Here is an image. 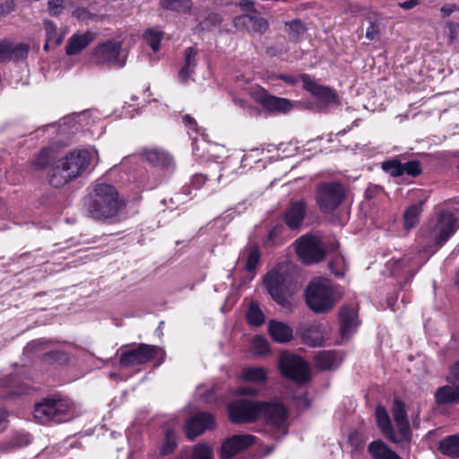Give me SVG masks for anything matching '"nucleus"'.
I'll use <instances>...</instances> for the list:
<instances>
[{
  "label": "nucleus",
  "instance_id": "obj_61",
  "mask_svg": "<svg viewBox=\"0 0 459 459\" xmlns=\"http://www.w3.org/2000/svg\"><path fill=\"white\" fill-rule=\"evenodd\" d=\"M458 6L455 4H445L441 7L440 11L444 16H449L455 11L458 10Z\"/></svg>",
  "mask_w": 459,
  "mask_h": 459
},
{
  "label": "nucleus",
  "instance_id": "obj_10",
  "mask_svg": "<svg viewBox=\"0 0 459 459\" xmlns=\"http://www.w3.org/2000/svg\"><path fill=\"white\" fill-rule=\"evenodd\" d=\"M262 417L266 422L267 433L275 440H281L289 431V411L285 405L277 402L262 403Z\"/></svg>",
  "mask_w": 459,
  "mask_h": 459
},
{
  "label": "nucleus",
  "instance_id": "obj_53",
  "mask_svg": "<svg viewBox=\"0 0 459 459\" xmlns=\"http://www.w3.org/2000/svg\"><path fill=\"white\" fill-rule=\"evenodd\" d=\"M72 15L77 20L82 22L92 20L96 16L95 14L90 13L88 9L84 7H78L74 9L72 13Z\"/></svg>",
  "mask_w": 459,
  "mask_h": 459
},
{
  "label": "nucleus",
  "instance_id": "obj_5",
  "mask_svg": "<svg viewBox=\"0 0 459 459\" xmlns=\"http://www.w3.org/2000/svg\"><path fill=\"white\" fill-rule=\"evenodd\" d=\"M306 303L315 313H327L333 309L340 296L332 281L324 277L312 280L305 292Z\"/></svg>",
  "mask_w": 459,
  "mask_h": 459
},
{
  "label": "nucleus",
  "instance_id": "obj_30",
  "mask_svg": "<svg viewBox=\"0 0 459 459\" xmlns=\"http://www.w3.org/2000/svg\"><path fill=\"white\" fill-rule=\"evenodd\" d=\"M285 32L288 34L289 40L298 43L302 36L307 32V27L300 19H293L284 22Z\"/></svg>",
  "mask_w": 459,
  "mask_h": 459
},
{
  "label": "nucleus",
  "instance_id": "obj_17",
  "mask_svg": "<svg viewBox=\"0 0 459 459\" xmlns=\"http://www.w3.org/2000/svg\"><path fill=\"white\" fill-rule=\"evenodd\" d=\"M303 88L313 94L325 105H339V100L335 90L331 87L318 84L308 74L300 75Z\"/></svg>",
  "mask_w": 459,
  "mask_h": 459
},
{
  "label": "nucleus",
  "instance_id": "obj_57",
  "mask_svg": "<svg viewBox=\"0 0 459 459\" xmlns=\"http://www.w3.org/2000/svg\"><path fill=\"white\" fill-rule=\"evenodd\" d=\"M207 177L201 173L195 174L192 178L190 185L195 189H200L206 182Z\"/></svg>",
  "mask_w": 459,
  "mask_h": 459
},
{
  "label": "nucleus",
  "instance_id": "obj_2",
  "mask_svg": "<svg viewBox=\"0 0 459 459\" xmlns=\"http://www.w3.org/2000/svg\"><path fill=\"white\" fill-rule=\"evenodd\" d=\"M264 283L272 299L285 312L290 313L295 307L292 298L296 290L293 267L285 263L277 264L265 274Z\"/></svg>",
  "mask_w": 459,
  "mask_h": 459
},
{
  "label": "nucleus",
  "instance_id": "obj_26",
  "mask_svg": "<svg viewBox=\"0 0 459 459\" xmlns=\"http://www.w3.org/2000/svg\"><path fill=\"white\" fill-rule=\"evenodd\" d=\"M144 160L149 162L153 167L161 169H169L174 165L171 156L168 153L158 150L144 151L142 154Z\"/></svg>",
  "mask_w": 459,
  "mask_h": 459
},
{
  "label": "nucleus",
  "instance_id": "obj_11",
  "mask_svg": "<svg viewBox=\"0 0 459 459\" xmlns=\"http://www.w3.org/2000/svg\"><path fill=\"white\" fill-rule=\"evenodd\" d=\"M126 56L122 54V42L107 40L97 46L91 54V62L97 65L122 68Z\"/></svg>",
  "mask_w": 459,
  "mask_h": 459
},
{
  "label": "nucleus",
  "instance_id": "obj_58",
  "mask_svg": "<svg viewBox=\"0 0 459 459\" xmlns=\"http://www.w3.org/2000/svg\"><path fill=\"white\" fill-rule=\"evenodd\" d=\"M369 26L367 28L366 30V37L369 40H373L379 33V27L378 24L376 22H373L372 20L368 21Z\"/></svg>",
  "mask_w": 459,
  "mask_h": 459
},
{
  "label": "nucleus",
  "instance_id": "obj_56",
  "mask_svg": "<svg viewBox=\"0 0 459 459\" xmlns=\"http://www.w3.org/2000/svg\"><path fill=\"white\" fill-rule=\"evenodd\" d=\"M11 54V43L7 40L0 42V63L9 60Z\"/></svg>",
  "mask_w": 459,
  "mask_h": 459
},
{
  "label": "nucleus",
  "instance_id": "obj_27",
  "mask_svg": "<svg viewBox=\"0 0 459 459\" xmlns=\"http://www.w3.org/2000/svg\"><path fill=\"white\" fill-rule=\"evenodd\" d=\"M368 452L373 459H401V457L381 439L374 440L369 443Z\"/></svg>",
  "mask_w": 459,
  "mask_h": 459
},
{
  "label": "nucleus",
  "instance_id": "obj_4",
  "mask_svg": "<svg viewBox=\"0 0 459 459\" xmlns=\"http://www.w3.org/2000/svg\"><path fill=\"white\" fill-rule=\"evenodd\" d=\"M91 163V154L86 150H78L67 153L57 160L48 174L49 184L61 187L81 177Z\"/></svg>",
  "mask_w": 459,
  "mask_h": 459
},
{
  "label": "nucleus",
  "instance_id": "obj_49",
  "mask_svg": "<svg viewBox=\"0 0 459 459\" xmlns=\"http://www.w3.org/2000/svg\"><path fill=\"white\" fill-rule=\"evenodd\" d=\"M29 50L30 47L25 43L17 44L13 48L11 46L9 59H13L15 61L25 59L28 56Z\"/></svg>",
  "mask_w": 459,
  "mask_h": 459
},
{
  "label": "nucleus",
  "instance_id": "obj_59",
  "mask_svg": "<svg viewBox=\"0 0 459 459\" xmlns=\"http://www.w3.org/2000/svg\"><path fill=\"white\" fill-rule=\"evenodd\" d=\"M182 122L188 129L194 131L195 133H198L197 123L195 119L190 115H184L182 117Z\"/></svg>",
  "mask_w": 459,
  "mask_h": 459
},
{
  "label": "nucleus",
  "instance_id": "obj_35",
  "mask_svg": "<svg viewBox=\"0 0 459 459\" xmlns=\"http://www.w3.org/2000/svg\"><path fill=\"white\" fill-rule=\"evenodd\" d=\"M395 426L397 428L398 434H395L394 432V438H388L391 442L394 444H400V443H410L411 439V429L410 427L409 420L394 422Z\"/></svg>",
  "mask_w": 459,
  "mask_h": 459
},
{
  "label": "nucleus",
  "instance_id": "obj_40",
  "mask_svg": "<svg viewBox=\"0 0 459 459\" xmlns=\"http://www.w3.org/2000/svg\"><path fill=\"white\" fill-rule=\"evenodd\" d=\"M248 20L252 22V30L259 34H264L269 28L268 21L264 17H258L251 14H246L238 17V20Z\"/></svg>",
  "mask_w": 459,
  "mask_h": 459
},
{
  "label": "nucleus",
  "instance_id": "obj_31",
  "mask_svg": "<svg viewBox=\"0 0 459 459\" xmlns=\"http://www.w3.org/2000/svg\"><path fill=\"white\" fill-rule=\"evenodd\" d=\"M423 203L420 201L409 206L403 214V227L406 230L414 229L420 222Z\"/></svg>",
  "mask_w": 459,
  "mask_h": 459
},
{
  "label": "nucleus",
  "instance_id": "obj_18",
  "mask_svg": "<svg viewBox=\"0 0 459 459\" xmlns=\"http://www.w3.org/2000/svg\"><path fill=\"white\" fill-rule=\"evenodd\" d=\"M339 325L342 340H348L360 325L358 309L351 306H342L339 311Z\"/></svg>",
  "mask_w": 459,
  "mask_h": 459
},
{
  "label": "nucleus",
  "instance_id": "obj_55",
  "mask_svg": "<svg viewBox=\"0 0 459 459\" xmlns=\"http://www.w3.org/2000/svg\"><path fill=\"white\" fill-rule=\"evenodd\" d=\"M272 80L273 79H280L286 82L289 85H295L299 81H301L300 75L299 76H294L290 74H274L270 77Z\"/></svg>",
  "mask_w": 459,
  "mask_h": 459
},
{
  "label": "nucleus",
  "instance_id": "obj_37",
  "mask_svg": "<svg viewBox=\"0 0 459 459\" xmlns=\"http://www.w3.org/2000/svg\"><path fill=\"white\" fill-rule=\"evenodd\" d=\"M160 6L164 10L187 13L191 10L192 0H160Z\"/></svg>",
  "mask_w": 459,
  "mask_h": 459
},
{
  "label": "nucleus",
  "instance_id": "obj_12",
  "mask_svg": "<svg viewBox=\"0 0 459 459\" xmlns=\"http://www.w3.org/2000/svg\"><path fill=\"white\" fill-rule=\"evenodd\" d=\"M262 403L240 399L229 405L230 419L233 423H248L257 420L262 415Z\"/></svg>",
  "mask_w": 459,
  "mask_h": 459
},
{
  "label": "nucleus",
  "instance_id": "obj_43",
  "mask_svg": "<svg viewBox=\"0 0 459 459\" xmlns=\"http://www.w3.org/2000/svg\"><path fill=\"white\" fill-rule=\"evenodd\" d=\"M44 27L47 39L53 41L54 46L60 45L63 41V38L57 33L56 25L53 22L46 20L44 21Z\"/></svg>",
  "mask_w": 459,
  "mask_h": 459
},
{
  "label": "nucleus",
  "instance_id": "obj_50",
  "mask_svg": "<svg viewBox=\"0 0 459 459\" xmlns=\"http://www.w3.org/2000/svg\"><path fill=\"white\" fill-rule=\"evenodd\" d=\"M68 0H48V12L51 16H58L65 7Z\"/></svg>",
  "mask_w": 459,
  "mask_h": 459
},
{
  "label": "nucleus",
  "instance_id": "obj_47",
  "mask_svg": "<svg viewBox=\"0 0 459 459\" xmlns=\"http://www.w3.org/2000/svg\"><path fill=\"white\" fill-rule=\"evenodd\" d=\"M403 175L406 174L412 178H416L422 173L421 163L419 160H410L402 163Z\"/></svg>",
  "mask_w": 459,
  "mask_h": 459
},
{
  "label": "nucleus",
  "instance_id": "obj_44",
  "mask_svg": "<svg viewBox=\"0 0 459 459\" xmlns=\"http://www.w3.org/2000/svg\"><path fill=\"white\" fill-rule=\"evenodd\" d=\"M161 38V33L153 29L147 30L143 35L144 40L154 52L160 49Z\"/></svg>",
  "mask_w": 459,
  "mask_h": 459
},
{
  "label": "nucleus",
  "instance_id": "obj_39",
  "mask_svg": "<svg viewBox=\"0 0 459 459\" xmlns=\"http://www.w3.org/2000/svg\"><path fill=\"white\" fill-rule=\"evenodd\" d=\"M328 267L334 276L342 278L346 272V264L343 256L336 253L328 263Z\"/></svg>",
  "mask_w": 459,
  "mask_h": 459
},
{
  "label": "nucleus",
  "instance_id": "obj_29",
  "mask_svg": "<svg viewBox=\"0 0 459 459\" xmlns=\"http://www.w3.org/2000/svg\"><path fill=\"white\" fill-rule=\"evenodd\" d=\"M377 427L386 438L394 437V428L392 426L386 409L383 405H377L375 411Z\"/></svg>",
  "mask_w": 459,
  "mask_h": 459
},
{
  "label": "nucleus",
  "instance_id": "obj_48",
  "mask_svg": "<svg viewBox=\"0 0 459 459\" xmlns=\"http://www.w3.org/2000/svg\"><path fill=\"white\" fill-rule=\"evenodd\" d=\"M43 359L48 364H63L67 362L68 356L65 351L56 350L45 353Z\"/></svg>",
  "mask_w": 459,
  "mask_h": 459
},
{
  "label": "nucleus",
  "instance_id": "obj_33",
  "mask_svg": "<svg viewBox=\"0 0 459 459\" xmlns=\"http://www.w3.org/2000/svg\"><path fill=\"white\" fill-rule=\"evenodd\" d=\"M302 337L311 346H321L324 342V334L320 325L312 324L307 325L302 332Z\"/></svg>",
  "mask_w": 459,
  "mask_h": 459
},
{
  "label": "nucleus",
  "instance_id": "obj_38",
  "mask_svg": "<svg viewBox=\"0 0 459 459\" xmlns=\"http://www.w3.org/2000/svg\"><path fill=\"white\" fill-rule=\"evenodd\" d=\"M72 120L73 119L70 118L65 119L58 127V135L60 137L64 136V138L57 140L61 146H67L70 143L71 135L74 134L79 129V126L75 123H74L72 126H69Z\"/></svg>",
  "mask_w": 459,
  "mask_h": 459
},
{
  "label": "nucleus",
  "instance_id": "obj_1",
  "mask_svg": "<svg viewBox=\"0 0 459 459\" xmlns=\"http://www.w3.org/2000/svg\"><path fill=\"white\" fill-rule=\"evenodd\" d=\"M126 207L125 200L112 185L96 182L83 198L87 217L98 222L112 223Z\"/></svg>",
  "mask_w": 459,
  "mask_h": 459
},
{
  "label": "nucleus",
  "instance_id": "obj_62",
  "mask_svg": "<svg viewBox=\"0 0 459 459\" xmlns=\"http://www.w3.org/2000/svg\"><path fill=\"white\" fill-rule=\"evenodd\" d=\"M420 4L419 0H408L398 4V6L404 10H411Z\"/></svg>",
  "mask_w": 459,
  "mask_h": 459
},
{
  "label": "nucleus",
  "instance_id": "obj_42",
  "mask_svg": "<svg viewBox=\"0 0 459 459\" xmlns=\"http://www.w3.org/2000/svg\"><path fill=\"white\" fill-rule=\"evenodd\" d=\"M381 169L393 178L403 176L402 162L398 159H392L382 162Z\"/></svg>",
  "mask_w": 459,
  "mask_h": 459
},
{
  "label": "nucleus",
  "instance_id": "obj_16",
  "mask_svg": "<svg viewBox=\"0 0 459 459\" xmlns=\"http://www.w3.org/2000/svg\"><path fill=\"white\" fill-rule=\"evenodd\" d=\"M215 427L214 416L209 412H197L186 420L184 425L186 437L194 440L206 430Z\"/></svg>",
  "mask_w": 459,
  "mask_h": 459
},
{
  "label": "nucleus",
  "instance_id": "obj_51",
  "mask_svg": "<svg viewBox=\"0 0 459 459\" xmlns=\"http://www.w3.org/2000/svg\"><path fill=\"white\" fill-rule=\"evenodd\" d=\"M223 19L218 13H210L207 14L204 22L201 23L205 29H211L212 27L219 26L222 22Z\"/></svg>",
  "mask_w": 459,
  "mask_h": 459
},
{
  "label": "nucleus",
  "instance_id": "obj_7",
  "mask_svg": "<svg viewBox=\"0 0 459 459\" xmlns=\"http://www.w3.org/2000/svg\"><path fill=\"white\" fill-rule=\"evenodd\" d=\"M117 353H119L118 363L122 368L146 364L152 360H155L156 366H160L165 359V351L161 347L146 343L122 346Z\"/></svg>",
  "mask_w": 459,
  "mask_h": 459
},
{
  "label": "nucleus",
  "instance_id": "obj_20",
  "mask_svg": "<svg viewBox=\"0 0 459 459\" xmlns=\"http://www.w3.org/2000/svg\"><path fill=\"white\" fill-rule=\"evenodd\" d=\"M342 356L336 351H321L314 357L315 366L322 370H332L339 367Z\"/></svg>",
  "mask_w": 459,
  "mask_h": 459
},
{
  "label": "nucleus",
  "instance_id": "obj_24",
  "mask_svg": "<svg viewBox=\"0 0 459 459\" xmlns=\"http://www.w3.org/2000/svg\"><path fill=\"white\" fill-rule=\"evenodd\" d=\"M94 39L92 32L86 31L83 34L73 35L65 47V53L68 56H74L86 48Z\"/></svg>",
  "mask_w": 459,
  "mask_h": 459
},
{
  "label": "nucleus",
  "instance_id": "obj_34",
  "mask_svg": "<svg viewBox=\"0 0 459 459\" xmlns=\"http://www.w3.org/2000/svg\"><path fill=\"white\" fill-rule=\"evenodd\" d=\"M178 447V435L172 429L165 431L164 437L160 447V454L163 456L171 455Z\"/></svg>",
  "mask_w": 459,
  "mask_h": 459
},
{
  "label": "nucleus",
  "instance_id": "obj_6",
  "mask_svg": "<svg viewBox=\"0 0 459 459\" xmlns=\"http://www.w3.org/2000/svg\"><path fill=\"white\" fill-rule=\"evenodd\" d=\"M33 413L35 419L42 424L61 423L73 418L74 410L67 398L53 394L36 403Z\"/></svg>",
  "mask_w": 459,
  "mask_h": 459
},
{
  "label": "nucleus",
  "instance_id": "obj_22",
  "mask_svg": "<svg viewBox=\"0 0 459 459\" xmlns=\"http://www.w3.org/2000/svg\"><path fill=\"white\" fill-rule=\"evenodd\" d=\"M435 402L437 405L458 404L459 385H446L438 387L434 394Z\"/></svg>",
  "mask_w": 459,
  "mask_h": 459
},
{
  "label": "nucleus",
  "instance_id": "obj_8",
  "mask_svg": "<svg viewBox=\"0 0 459 459\" xmlns=\"http://www.w3.org/2000/svg\"><path fill=\"white\" fill-rule=\"evenodd\" d=\"M296 243L297 255L305 264L319 263L327 253H334L339 248V243L335 239L325 241L312 234L300 237Z\"/></svg>",
  "mask_w": 459,
  "mask_h": 459
},
{
  "label": "nucleus",
  "instance_id": "obj_46",
  "mask_svg": "<svg viewBox=\"0 0 459 459\" xmlns=\"http://www.w3.org/2000/svg\"><path fill=\"white\" fill-rule=\"evenodd\" d=\"M260 260V251L257 246H251L248 250L247 262L245 268L248 272H252L255 269Z\"/></svg>",
  "mask_w": 459,
  "mask_h": 459
},
{
  "label": "nucleus",
  "instance_id": "obj_13",
  "mask_svg": "<svg viewBox=\"0 0 459 459\" xmlns=\"http://www.w3.org/2000/svg\"><path fill=\"white\" fill-rule=\"evenodd\" d=\"M279 367L281 374L297 383H305L309 379V368L298 355L283 353L280 358Z\"/></svg>",
  "mask_w": 459,
  "mask_h": 459
},
{
  "label": "nucleus",
  "instance_id": "obj_25",
  "mask_svg": "<svg viewBox=\"0 0 459 459\" xmlns=\"http://www.w3.org/2000/svg\"><path fill=\"white\" fill-rule=\"evenodd\" d=\"M268 331L272 339L276 342L285 343L293 337L292 329L282 322L271 320L268 325Z\"/></svg>",
  "mask_w": 459,
  "mask_h": 459
},
{
  "label": "nucleus",
  "instance_id": "obj_54",
  "mask_svg": "<svg viewBox=\"0 0 459 459\" xmlns=\"http://www.w3.org/2000/svg\"><path fill=\"white\" fill-rule=\"evenodd\" d=\"M16 9V0H6L0 4V18L6 16Z\"/></svg>",
  "mask_w": 459,
  "mask_h": 459
},
{
  "label": "nucleus",
  "instance_id": "obj_28",
  "mask_svg": "<svg viewBox=\"0 0 459 459\" xmlns=\"http://www.w3.org/2000/svg\"><path fill=\"white\" fill-rule=\"evenodd\" d=\"M437 450L445 456L459 458V433L442 438L437 444Z\"/></svg>",
  "mask_w": 459,
  "mask_h": 459
},
{
  "label": "nucleus",
  "instance_id": "obj_14",
  "mask_svg": "<svg viewBox=\"0 0 459 459\" xmlns=\"http://www.w3.org/2000/svg\"><path fill=\"white\" fill-rule=\"evenodd\" d=\"M307 202L301 198L290 200L281 213V220L291 230H299L307 215Z\"/></svg>",
  "mask_w": 459,
  "mask_h": 459
},
{
  "label": "nucleus",
  "instance_id": "obj_9",
  "mask_svg": "<svg viewBox=\"0 0 459 459\" xmlns=\"http://www.w3.org/2000/svg\"><path fill=\"white\" fill-rule=\"evenodd\" d=\"M347 188L339 181L319 183L315 190V203L324 214H333L345 201Z\"/></svg>",
  "mask_w": 459,
  "mask_h": 459
},
{
  "label": "nucleus",
  "instance_id": "obj_15",
  "mask_svg": "<svg viewBox=\"0 0 459 459\" xmlns=\"http://www.w3.org/2000/svg\"><path fill=\"white\" fill-rule=\"evenodd\" d=\"M256 437L251 434L233 435L223 441L221 446V458L231 459L255 444Z\"/></svg>",
  "mask_w": 459,
  "mask_h": 459
},
{
  "label": "nucleus",
  "instance_id": "obj_36",
  "mask_svg": "<svg viewBox=\"0 0 459 459\" xmlns=\"http://www.w3.org/2000/svg\"><path fill=\"white\" fill-rule=\"evenodd\" d=\"M241 377L247 382L264 383L267 379V371L263 367L246 368Z\"/></svg>",
  "mask_w": 459,
  "mask_h": 459
},
{
  "label": "nucleus",
  "instance_id": "obj_45",
  "mask_svg": "<svg viewBox=\"0 0 459 459\" xmlns=\"http://www.w3.org/2000/svg\"><path fill=\"white\" fill-rule=\"evenodd\" d=\"M392 415L394 422L408 420V415L405 410V403L398 399L393 403Z\"/></svg>",
  "mask_w": 459,
  "mask_h": 459
},
{
  "label": "nucleus",
  "instance_id": "obj_64",
  "mask_svg": "<svg viewBox=\"0 0 459 459\" xmlns=\"http://www.w3.org/2000/svg\"><path fill=\"white\" fill-rule=\"evenodd\" d=\"M265 53L267 54V56H269L271 57H274V56H280L281 54V50L276 47L272 46V47L266 48Z\"/></svg>",
  "mask_w": 459,
  "mask_h": 459
},
{
  "label": "nucleus",
  "instance_id": "obj_32",
  "mask_svg": "<svg viewBox=\"0 0 459 459\" xmlns=\"http://www.w3.org/2000/svg\"><path fill=\"white\" fill-rule=\"evenodd\" d=\"M56 143H51L48 147L43 148L36 159L34 160L33 165L36 169L43 170L46 169L50 162L56 158Z\"/></svg>",
  "mask_w": 459,
  "mask_h": 459
},
{
  "label": "nucleus",
  "instance_id": "obj_63",
  "mask_svg": "<svg viewBox=\"0 0 459 459\" xmlns=\"http://www.w3.org/2000/svg\"><path fill=\"white\" fill-rule=\"evenodd\" d=\"M451 377L454 383L459 384V360L456 361L451 368Z\"/></svg>",
  "mask_w": 459,
  "mask_h": 459
},
{
  "label": "nucleus",
  "instance_id": "obj_3",
  "mask_svg": "<svg viewBox=\"0 0 459 459\" xmlns=\"http://www.w3.org/2000/svg\"><path fill=\"white\" fill-rule=\"evenodd\" d=\"M455 214L446 209L436 212L428 222L420 229V238L426 247L433 248V252L440 249L457 230Z\"/></svg>",
  "mask_w": 459,
  "mask_h": 459
},
{
  "label": "nucleus",
  "instance_id": "obj_60",
  "mask_svg": "<svg viewBox=\"0 0 459 459\" xmlns=\"http://www.w3.org/2000/svg\"><path fill=\"white\" fill-rule=\"evenodd\" d=\"M238 395H250L255 396L258 394V390L252 386H240L237 389Z\"/></svg>",
  "mask_w": 459,
  "mask_h": 459
},
{
  "label": "nucleus",
  "instance_id": "obj_21",
  "mask_svg": "<svg viewBox=\"0 0 459 459\" xmlns=\"http://www.w3.org/2000/svg\"><path fill=\"white\" fill-rule=\"evenodd\" d=\"M290 230L285 223H277L271 229L264 239V247L270 248L283 244L291 238Z\"/></svg>",
  "mask_w": 459,
  "mask_h": 459
},
{
  "label": "nucleus",
  "instance_id": "obj_52",
  "mask_svg": "<svg viewBox=\"0 0 459 459\" xmlns=\"http://www.w3.org/2000/svg\"><path fill=\"white\" fill-rule=\"evenodd\" d=\"M254 351L258 355H264L269 351V345L266 340L256 337L254 340Z\"/></svg>",
  "mask_w": 459,
  "mask_h": 459
},
{
  "label": "nucleus",
  "instance_id": "obj_23",
  "mask_svg": "<svg viewBox=\"0 0 459 459\" xmlns=\"http://www.w3.org/2000/svg\"><path fill=\"white\" fill-rule=\"evenodd\" d=\"M198 50L194 47H189L185 49L184 53V65L178 72V78L181 82H186L191 75L194 74L197 65Z\"/></svg>",
  "mask_w": 459,
  "mask_h": 459
},
{
  "label": "nucleus",
  "instance_id": "obj_19",
  "mask_svg": "<svg viewBox=\"0 0 459 459\" xmlns=\"http://www.w3.org/2000/svg\"><path fill=\"white\" fill-rule=\"evenodd\" d=\"M255 100L270 113H288L292 108L290 100L273 96L264 89L256 93Z\"/></svg>",
  "mask_w": 459,
  "mask_h": 459
},
{
  "label": "nucleus",
  "instance_id": "obj_41",
  "mask_svg": "<svg viewBox=\"0 0 459 459\" xmlns=\"http://www.w3.org/2000/svg\"><path fill=\"white\" fill-rule=\"evenodd\" d=\"M247 319L254 326H260L264 323V315L257 304L252 303L249 306Z\"/></svg>",
  "mask_w": 459,
  "mask_h": 459
}]
</instances>
